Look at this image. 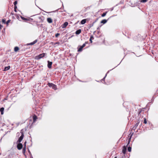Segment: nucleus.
<instances>
[{"label":"nucleus","instance_id":"f257e3e1","mask_svg":"<svg viewBox=\"0 0 158 158\" xmlns=\"http://www.w3.org/2000/svg\"><path fill=\"white\" fill-rule=\"evenodd\" d=\"M45 54V53H43L39 55L38 56H36L35 57V59L36 60H39L40 59L43 58Z\"/></svg>","mask_w":158,"mask_h":158},{"label":"nucleus","instance_id":"f03ea898","mask_svg":"<svg viewBox=\"0 0 158 158\" xmlns=\"http://www.w3.org/2000/svg\"><path fill=\"white\" fill-rule=\"evenodd\" d=\"M22 131H23V130H22L21 131L20 133H21V135L20 136V137L19 138L18 140L17 141V142H19V143H20L22 141V140L23 139L24 136V134H23V132Z\"/></svg>","mask_w":158,"mask_h":158},{"label":"nucleus","instance_id":"7ed1b4c3","mask_svg":"<svg viewBox=\"0 0 158 158\" xmlns=\"http://www.w3.org/2000/svg\"><path fill=\"white\" fill-rule=\"evenodd\" d=\"M48 85L50 87H52L53 89L54 90H56L57 89L56 85L52 84L49 83H48Z\"/></svg>","mask_w":158,"mask_h":158},{"label":"nucleus","instance_id":"20e7f679","mask_svg":"<svg viewBox=\"0 0 158 158\" xmlns=\"http://www.w3.org/2000/svg\"><path fill=\"white\" fill-rule=\"evenodd\" d=\"M48 67L49 69H51L52 67V62H50L49 61H48Z\"/></svg>","mask_w":158,"mask_h":158},{"label":"nucleus","instance_id":"39448f33","mask_svg":"<svg viewBox=\"0 0 158 158\" xmlns=\"http://www.w3.org/2000/svg\"><path fill=\"white\" fill-rule=\"evenodd\" d=\"M23 147V145L22 143H19L17 146V148L19 150L21 149Z\"/></svg>","mask_w":158,"mask_h":158},{"label":"nucleus","instance_id":"423d86ee","mask_svg":"<svg viewBox=\"0 0 158 158\" xmlns=\"http://www.w3.org/2000/svg\"><path fill=\"white\" fill-rule=\"evenodd\" d=\"M127 150L126 147L125 146H124L122 150L123 154L125 155L126 153V151Z\"/></svg>","mask_w":158,"mask_h":158},{"label":"nucleus","instance_id":"0eeeda50","mask_svg":"<svg viewBox=\"0 0 158 158\" xmlns=\"http://www.w3.org/2000/svg\"><path fill=\"white\" fill-rule=\"evenodd\" d=\"M68 23L67 22H65L62 25V28H65L68 25Z\"/></svg>","mask_w":158,"mask_h":158},{"label":"nucleus","instance_id":"6e6552de","mask_svg":"<svg viewBox=\"0 0 158 158\" xmlns=\"http://www.w3.org/2000/svg\"><path fill=\"white\" fill-rule=\"evenodd\" d=\"M10 68V66H7L5 67L4 69L3 70V71H6L8 70Z\"/></svg>","mask_w":158,"mask_h":158},{"label":"nucleus","instance_id":"1a4fd4ad","mask_svg":"<svg viewBox=\"0 0 158 158\" xmlns=\"http://www.w3.org/2000/svg\"><path fill=\"white\" fill-rule=\"evenodd\" d=\"M48 22L49 23H51L52 22V20L51 18H48L47 19Z\"/></svg>","mask_w":158,"mask_h":158},{"label":"nucleus","instance_id":"9d476101","mask_svg":"<svg viewBox=\"0 0 158 158\" xmlns=\"http://www.w3.org/2000/svg\"><path fill=\"white\" fill-rule=\"evenodd\" d=\"M4 109L3 107H2L0 109V111L1 112V114L2 115L3 114Z\"/></svg>","mask_w":158,"mask_h":158},{"label":"nucleus","instance_id":"9b49d317","mask_svg":"<svg viewBox=\"0 0 158 158\" xmlns=\"http://www.w3.org/2000/svg\"><path fill=\"white\" fill-rule=\"evenodd\" d=\"M37 42V40H35L33 42L31 43H30L28 44V45H33L35 44Z\"/></svg>","mask_w":158,"mask_h":158},{"label":"nucleus","instance_id":"f8f14e48","mask_svg":"<svg viewBox=\"0 0 158 158\" xmlns=\"http://www.w3.org/2000/svg\"><path fill=\"white\" fill-rule=\"evenodd\" d=\"M33 122H35L37 119V117L35 115H34L33 116Z\"/></svg>","mask_w":158,"mask_h":158},{"label":"nucleus","instance_id":"ddd939ff","mask_svg":"<svg viewBox=\"0 0 158 158\" xmlns=\"http://www.w3.org/2000/svg\"><path fill=\"white\" fill-rule=\"evenodd\" d=\"M81 32V29H79L77 30L76 32V34L77 35L80 34Z\"/></svg>","mask_w":158,"mask_h":158},{"label":"nucleus","instance_id":"4468645a","mask_svg":"<svg viewBox=\"0 0 158 158\" xmlns=\"http://www.w3.org/2000/svg\"><path fill=\"white\" fill-rule=\"evenodd\" d=\"M107 20L104 19L102 20L101 21V23H102L103 24H105V23H106L107 22Z\"/></svg>","mask_w":158,"mask_h":158},{"label":"nucleus","instance_id":"2eb2a0df","mask_svg":"<svg viewBox=\"0 0 158 158\" xmlns=\"http://www.w3.org/2000/svg\"><path fill=\"white\" fill-rule=\"evenodd\" d=\"M86 21V20L85 19H83L81 21V24H83L85 23Z\"/></svg>","mask_w":158,"mask_h":158},{"label":"nucleus","instance_id":"dca6fc26","mask_svg":"<svg viewBox=\"0 0 158 158\" xmlns=\"http://www.w3.org/2000/svg\"><path fill=\"white\" fill-rule=\"evenodd\" d=\"M19 49V48L18 47H15L14 48V51L15 52H16L18 51Z\"/></svg>","mask_w":158,"mask_h":158},{"label":"nucleus","instance_id":"f3484780","mask_svg":"<svg viewBox=\"0 0 158 158\" xmlns=\"http://www.w3.org/2000/svg\"><path fill=\"white\" fill-rule=\"evenodd\" d=\"M83 48L81 46L80 48H79L78 50V52H81L82 50V48Z\"/></svg>","mask_w":158,"mask_h":158},{"label":"nucleus","instance_id":"a211bd4d","mask_svg":"<svg viewBox=\"0 0 158 158\" xmlns=\"http://www.w3.org/2000/svg\"><path fill=\"white\" fill-rule=\"evenodd\" d=\"M21 19H23V20H27H27H29V19H28L26 18H24V17H23L22 16H21Z\"/></svg>","mask_w":158,"mask_h":158},{"label":"nucleus","instance_id":"6ab92c4d","mask_svg":"<svg viewBox=\"0 0 158 158\" xmlns=\"http://www.w3.org/2000/svg\"><path fill=\"white\" fill-rule=\"evenodd\" d=\"M94 38L93 36H91L89 39V41H90L91 43H92V40L94 39Z\"/></svg>","mask_w":158,"mask_h":158},{"label":"nucleus","instance_id":"aec40b11","mask_svg":"<svg viewBox=\"0 0 158 158\" xmlns=\"http://www.w3.org/2000/svg\"><path fill=\"white\" fill-rule=\"evenodd\" d=\"M120 158H124L125 155L123 154L122 153H120Z\"/></svg>","mask_w":158,"mask_h":158},{"label":"nucleus","instance_id":"412c9836","mask_svg":"<svg viewBox=\"0 0 158 158\" xmlns=\"http://www.w3.org/2000/svg\"><path fill=\"white\" fill-rule=\"evenodd\" d=\"M106 13H107V12H106L105 13H103L102 15V17H104L105 16L106 14Z\"/></svg>","mask_w":158,"mask_h":158},{"label":"nucleus","instance_id":"4be33fe9","mask_svg":"<svg viewBox=\"0 0 158 158\" xmlns=\"http://www.w3.org/2000/svg\"><path fill=\"white\" fill-rule=\"evenodd\" d=\"M127 149L128 151L129 152H131V148L130 147H129Z\"/></svg>","mask_w":158,"mask_h":158},{"label":"nucleus","instance_id":"5701e85b","mask_svg":"<svg viewBox=\"0 0 158 158\" xmlns=\"http://www.w3.org/2000/svg\"><path fill=\"white\" fill-rule=\"evenodd\" d=\"M147 0H141L140 1V2L145 3V2H147Z\"/></svg>","mask_w":158,"mask_h":158},{"label":"nucleus","instance_id":"b1692460","mask_svg":"<svg viewBox=\"0 0 158 158\" xmlns=\"http://www.w3.org/2000/svg\"><path fill=\"white\" fill-rule=\"evenodd\" d=\"M17 8V6H15V7H14V11L15 12H17V10H16Z\"/></svg>","mask_w":158,"mask_h":158},{"label":"nucleus","instance_id":"393cba45","mask_svg":"<svg viewBox=\"0 0 158 158\" xmlns=\"http://www.w3.org/2000/svg\"><path fill=\"white\" fill-rule=\"evenodd\" d=\"M144 119V123L145 124H146L147 123V121H146V119L145 118Z\"/></svg>","mask_w":158,"mask_h":158},{"label":"nucleus","instance_id":"a878e982","mask_svg":"<svg viewBox=\"0 0 158 158\" xmlns=\"http://www.w3.org/2000/svg\"><path fill=\"white\" fill-rule=\"evenodd\" d=\"M2 22L3 23H6V20L4 19H2Z\"/></svg>","mask_w":158,"mask_h":158},{"label":"nucleus","instance_id":"bb28decb","mask_svg":"<svg viewBox=\"0 0 158 158\" xmlns=\"http://www.w3.org/2000/svg\"><path fill=\"white\" fill-rule=\"evenodd\" d=\"M10 20H8L6 23V24L7 25L10 22Z\"/></svg>","mask_w":158,"mask_h":158},{"label":"nucleus","instance_id":"cd10ccee","mask_svg":"<svg viewBox=\"0 0 158 158\" xmlns=\"http://www.w3.org/2000/svg\"><path fill=\"white\" fill-rule=\"evenodd\" d=\"M25 150H26L25 148H23V152L24 153L25 152Z\"/></svg>","mask_w":158,"mask_h":158},{"label":"nucleus","instance_id":"c85d7f7f","mask_svg":"<svg viewBox=\"0 0 158 158\" xmlns=\"http://www.w3.org/2000/svg\"><path fill=\"white\" fill-rule=\"evenodd\" d=\"M85 46V44H84L81 46L83 48Z\"/></svg>","mask_w":158,"mask_h":158},{"label":"nucleus","instance_id":"c756f323","mask_svg":"<svg viewBox=\"0 0 158 158\" xmlns=\"http://www.w3.org/2000/svg\"><path fill=\"white\" fill-rule=\"evenodd\" d=\"M59 35V34L57 33L56 34L55 36L56 37H57Z\"/></svg>","mask_w":158,"mask_h":158},{"label":"nucleus","instance_id":"7c9ffc66","mask_svg":"<svg viewBox=\"0 0 158 158\" xmlns=\"http://www.w3.org/2000/svg\"><path fill=\"white\" fill-rule=\"evenodd\" d=\"M17 2L16 1H15L14 2V5H15V6H16L15 5L17 4Z\"/></svg>","mask_w":158,"mask_h":158},{"label":"nucleus","instance_id":"2f4dec72","mask_svg":"<svg viewBox=\"0 0 158 158\" xmlns=\"http://www.w3.org/2000/svg\"><path fill=\"white\" fill-rule=\"evenodd\" d=\"M106 75H107V74H106L105 76L104 77V78L103 79H102V80H104L105 79V77H106Z\"/></svg>","mask_w":158,"mask_h":158},{"label":"nucleus","instance_id":"473e14b6","mask_svg":"<svg viewBox=\"0 0 158 158\" xmlns=\"http://www.w3.org/2000/svg\"><path fill=\"white\" fill-rule=\"evenodd\" d=\"M26 142H25L24 143V145H25V146H26Z\"/></svg>","mask_w":158,"mask_h":158},{"label":"nucleus","instance_id":"72a5a7b5","mask_svg":"<svg viewBox=\"0 0 158 158\" xmlns=\"http://www.w3.org/2000/svg\"><path fill=\"white\" fill-rule=\"evenodd\" d=\"M91 25L90 27H91L93 25V24H92L91 25Z\"/></svg>","mask_w":158,"mask_h":158},{"label":"nucleus","instance_id":"f704fd0d","mask_svg":"<svg viewBox=\"0 0 158 158\" xmlns=\"http://www.w3.org/2000/svg\"><path fill=\"white\" fill-rule=\"evenodd\" d=\"M17 134H18V136H19V135H20V133H17Z\"/></svg>","mask_w":158,"mask_h":158},{"label":"nucleus","instance_id":"c9c22d12","mask_svg":"<svg viewBox=\"0 0 158 158\" xmlns=\"http://www.w3.org/2000/svg\"><path fill=\"white\" fill-rule=\"evenodd\" d=\"M129 142H130V141H129V142L128 143H129Z\"/></svg>","mask_w":158,"mask_h":158}]
</instances>
